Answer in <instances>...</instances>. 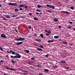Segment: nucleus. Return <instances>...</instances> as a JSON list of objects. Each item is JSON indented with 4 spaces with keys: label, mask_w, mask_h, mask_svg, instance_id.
Here are the masks:
<instances>
[{
    "label": "nucleus",
    "mask_w": 75,
    "mask_h": 75,
    "mask_svg": "<svg viewBox=\"0 0 75 75\" xmlns=\"http://www.w3.org/2000/svg\"><path fill=\"white\" fill-rule=\"evenodd\" d=\"M34 20H37V21H38V19L36 18H34Z\"/></svg>",
    "instance_id": "412c9836"
},
{
    "label": "nucleus",
    "mask_w": 75,
    "mask_h": 75,
    "mask_svg": "<svg viewBox=\"0 0 75 75\" xmlns=\"http://www.w3.org/2000/svg\"><path fill=\"white\" fill-rule=\"evenodd\" d=\"M48 1H52V0H48Z\"/></svg>",
    "instance_id": "0e129e2a"
},
{
    "label": "nucleus",
    "mask_w": 75,
    "mask_h": 75,
    "mask_svg": "<svg viewBox=\"0 0 75 75\" xmlns=\"http://www.w3.org/2000/svg\"><path fill=\"white\" fill-rule=\"evenodd\" d=\"M54 38L57 39V38H59V36H55L54 37Z\"/></svg>",
    "instance_id": "ddd939ff"
},
{
    "label": "nucleus",
    "mask_w": 75,
    "mask_h": 75,
    "mask_svg": "<svg viewBox=\"0 0 75 75\" xmlns=\"http://www.w3.org/2000/svg\"><path fill=\"white\" fill-rule=\"evenodd\" d=\"M13 52V50H10L9 52Z\"/></svg>",
    "instance_id": "49530a36"
},
{
    "label": "nucleus",
    "mask_w": 75,
    "mask_h": 75,
    "mask_svg": "<svg viewBox=\"0 0 75 75\" xmlns=\"http://www.w3.org/2000/svg\"><path fill=\"white\" fill-rule=\"evenodd\" d=\"M16 56H18L19 55V54L18 53H16Z\"/></svg>",
    "instance_id": "ea45409f"
},
{
    "label": "nucleus",
    "mask_w": 75,
    "mask_h": 75,
    "mask_svg": "<svg viewBox=\"0 0 75 75\" xmlns=\"http://www.w3.org/2000/svg\"><path fill=\"white\" fill-rule=\"evenodd\" d=\"M7 69H9V70H10V69L8 67H7Z\"/></svg>",
    "instance_id": "c03bdc74"
},
{
    "label": "nucleus",
    "mask_w": 75,
    "mask_h": 75,
    "mask_svg": "<svg viewBox=\"0 0 75 75\" xmlns=\"http://www.w3.org/2000/svg\"><path fill=\"white\" fill-rule=\"evenodd\" d=\"M53 68H57V65H56L55 66L53 67Z\"/></svg>",
    "instance_id": "2f4dec72"
},
{
    "label": "nucleus",
    "mask_w": 75,
    "mask_h": 75,
    "mask_svg": "<svg viewBox=\"0 0 75 75\" xmlns=\"http://www.w3.org/2000/svg\"><path fill=\"white\" fill-rule=\"evenodd\" d=\"M31 60H34V59H35L34 58H31Z\"/></svg>",
    "instance_id": "72a5a7b5"
},
{
    "label": "nucleus",
    "mask_w": 75,
    "mask_h": 75,
    "mask_svg": "<svg viewBox=\"0 0 75 75\" xmlns=\"http://www.w3.org/2000/svg\"><path fill=\"white\" fill-rule=\"evenodd\" d=\"M3 18L4 20H6V18H4V17H3Z\"/></svg>",
    "instance_id": "37998d69"
},
{
    "label": "nucleus",
    "mask_w": 75,
    "mask_h": 75,
    "mask_svg": "<svg viewBox=\"0 0 75 75\" xmlns=\"http://www.w3.org/2000/svg\"><path fill=\"white\" fill-rule=\"evenodd\" d=\"M6 52H8V53H10V52L8 51H7Z\"/></svg>",
    "instance_id": "13d9d810"
},
{
    "label": "nucleus",
    "mask_w": 75,
    "mask_h": 75,
    "mask_svg": "<svg viewBox=\"0 0 75 75\" xmlns=\"http://www.w3.org/2000/svg\"><path fill=\"white\" fill-rule=\"evenodd\" d=\"M60 63H63V64H65L66 62L65 61H63L60 62Z\"/></svg>",
    "instance_id": "a211bd4d"
},
{
    "label": "nucleus",
    "mask_w": 75,
    "mask_h": 75,
    "mask_svg": "<svg viewBox=\"0 0 75 75\" xmlns=\"http://www.w3.org/2000/svg\"><path fill=\"white\" fill-rule=\"evenodd\" d=\"M29 29H31V26H29Z\"/></svg>",
    "instance_id": "09e8293b"
},
{
    "label": "nucleus",
    "mask_w": 75,
    "mask_h": 75,
    "mask_svg": "<svg viewBox=\"0 0 75 75\" xmlns=\"http://www.w3.org/2000/svg\"><path fill=\"white\" fill-rule=\"evenodd\" d=\"M58 20L57 18H55L54 20V21L55 22H57V21H58Z\"/></svg>",
    "instance_id": "0eeeda50"
},
{
    "label": "nucleus",
    "mask_w": 75,
    "mask_h": 75,
    "mask_svg": "<svg viewBox=\"0 0 75 75\" xmlns=\"http://www.w3.org/2000/svg\"><path fill=\"white\" fill-rule=\"evenodd\" d=\"M40 48H43V46L42 45L40 46Z\"/></svg>",
    "instance_id": "e433bc0d"
},
{
    "label": "nucleus",
    "mask_w": 75,
    "mask_h": 75,
    "mask_svg": "<svg viewBox=\"0 0 75 75\" xmlns=\"http://www.w3.org/2000/svg\"><path fill=\"white\" fill-rule=\"evenodd\" d=\"M63 43H64V44H68V43L67 42H64Z\"/></svg>",
    "instance_id": "cd10ccee"
},
{
    "label": "nucleus",
    "mask_w": 75,
    "mask_h": 75,
    "mask_svg": "<svg viewBox=\"0 0 75 75\" xmlns=\"http://www.w3.org/2000/svg\"><path fill=\"white\" fill-rule=\"evenodd\" d=\"M15 11H18V8H16L15 9Z\"/></svg>",
    "instance_id": "b1692460"
},
{
    "label": "nucleus",
    "mask_w": 75,
    "mask_h": 75,
    "mask_svg": "<svg viewBox=\"0 0 75 75\" xmlns=\"http://www.w3.org/2000/svg\"><path fill=\"white\" fill-rule=\"evenodd\" d=\"M42 6H41V5H37V7H38L39 8H40V7H42Z\"/></svg>",
    "instance_id": "dca6fc26"
},
{
    "label": "nucleus",
    "mask_w": 75,
    "mask_h": 75,
    "mask_svg": "<svg viewBox=\"0 0 75 75\" xmlns=\"http://www.w3.org/2000/svg\"><path fill=\"white\" fill-rule=\"evenodd\" d=\"M17 15H13L12 17H17Z\"/></svg>",
    "instance_id": "a878e982"
},
{
    "label": "nucleus",
    "mask_w": 75,
    "mask_h": 75,
    "mask_svg": "<svg viewBox=\"0 0 75 75\" xmlns=\"http://www.w3.org/2000/svg\"><path fill=\"white\" fill-rule=\"evenodd\" d=\"M44 71L46 72H49V70L48 69H45L44 70Z\"/></svg>",
    "instance_id": "f8f14e48"
},
{
    "label": "nucleus",
    "mask_w": 75,
    "mask_h": 75,
    "mask_svg": "<svg viewBox=\"0 0 75 75\" xmlns=\"http://www.w3.org/2000/svg\"><path fill=\"white\" fill-rule=\"evenodd\" d=\"M23 10V9L22 8H20V10Z\"/></svg>",
    "instance_id": "864d4df0"
},
{
    "label": "nucleus",
    "mask_w": 75,
    "mask_h": 75,
    "mask_svg": "<svg viewBox=\"0 0 75 75\" xmlns=\"http://www.w3.org/2000/svg\"><path fill=\"white\" fill-rule=\"evenodd\" d=\"M50 8H51L52 9H54V8H55V7L54 6L50 5Z\"/></svg>",
    "instance_id": "423d86ee"
},
{
    "label": "nucleus",
    "mask_w": 75,
    "mask_h": 75,
    "mask_svg": "<svg viewBox=\"0 0 75 75\" xmlns=\"http://www.w3.org/2000/svg\"><path fill=\"white\" fill-rule=\"evenodd\" d=\"M40 36L42 37V38H44V36L43 35V34H41L40 35Z\"/></svg>",
    "instance_id": "f3484780"
},
{
    "label": "nucleus",
    "mask_w": 75,
    "mask_h": 75,
    "mask_svg": "<svg viewBox=\"0 0 75 75\" xmlns=\"http://www.w3.org/2000/svg\"><path fill=\"white\" fill-rule=\"evenodd\" d=\"M14 69H10V70L11 71H13Z\"/></svg>",
    "instance_id": "79ce46f5"
},
{
    "label": "nucleus",
    "mask_w": 75,
    "mask_h": 75,
    "mask_svg": "<svg viewBox=\"0 0 75 75\" xmlns=\"http://www.w3.org/2000/svg\"><path fill=\"white\" fill-rule=\"evenodd\" d=\"M17 45H21V44H23V42H18L16 43Z\"/></svg>",
    "instance_id": "39448f33"
},
{
    "label": "nucleus",
    "mask_w": 75,
    "mask_h": 75,
    "mask_svg": "<svg viewBox=\"0 0 75 75\" xmlns=\"http://www.w3.org/2000/svg\"><path fill=\"white\" fill-rule=\"evenodd\" d=\"M22 18H25V17H22Z\"/></svg>",
    "instance_id": "e2e57ef3"
},
{
    "label": "nucleus",
    "mask_w": 75,
    "mask_h": 75,
    "mask_svg": "<svg viewBox=\"0 0 75 75\" xmlns=\"http://www.w3.org/2000/svg\"><path fill=\"white\" fill-rule=\"evenodd\" d=\"M54 40H48L47 42L49 43H50V42H53V41H54Z\"/></svg>",
    "instance_id": "20e7f679"
},
{
    "label": "nucleus",
    "mask_w": 75,
    "mask_h": 75,
    "mask_svg": "<svg viewBox=\"0 0 75 75\" xmlns=\"http://www.w3.org/2000/svg\"><path fill=\"white\" fill-rule=\"evenodd\" d=\"M16 18L17 19H18V17H16Z\"/></svg>",
    "instance_id": "774afa93"
},
{
    "label": "nucleus",
    "mask_w": 75,
    "mask_h": 75,
    "mask_svg": "<svg viewBox=\"0 0 75 75\" xmlns=\"http://www.w3.org/2000/svg\"><path fill=\"white\" fill-rule=\"evenodd\" d=\"M70 8L72 9V10H74V7H71Z\"/></svg>",
    "instance_id": "bb28decb"
},
{
    "label": "nucleus",
    "mask_w": 75,
    "mask_h": 75,
    "mask_svg": "<svg viewBox=\"0 0 75 75\" xmlns=\"http://www.w3.org/2000/svg\"><path fill=\"white\" fill-rule=\"evenodd\" d=\"M36 41L37 42H40L41 41V40L39 39H37L36 40Z\"/></svg>",
    "instance_id": "aec40b11"
},
{
    "label": "nucleus",
    "mask_w": 75,
    "mask_h": 75,
    "mask_svg": "<svg viewBox=\"0 0 75 75\" xmlns=\"http://www.w3.org/2000/svg\"><path fill=\"white\" fill-rule=\"evenodd\" d=\"M72 28V27L71 26H68V28L69 29H70V28Z\"/></svg>",
    "instance_id": "c756f323"
},
{
    "label": "nucleus",
    "mask_w": 75,
    "mask_h": 75,
    "mask_svg": "<svg viewBox=\"0 0 75 75\" xmlns=\"http://www.w3.org/2000/svg\"><path fill=\"white\" fill-rule=\"evenodd\" d=\"M50 35V34L49 33H48V34L46 33V35L47 36H48V35Z\"/></svg>",
    "instance_id": "a19ab883"
},
{
    "label": "nucleus",
    "mask_w": 75,
    "mask_h": 75,
    "mask_svg": "<svg viewBox=\"0 0 75 75\" xmlns=\"http://www.w3.org/2000/svg\"><path fill=\"white\" fill-rule=\"evenodd\" d=\"M24 51L26 52V53H29V52H30V51L28 50H25Z\"/></svg>",
    "instance_id": "2eb2a0df"
},
{
    "label": "nucleus",
    "mask_w": 75,
    "mask_h": 75,
    "mask_svg": "<svg viewBox=\"0 0 75 75\" xmlns=\"http://www.w3.org/2000/svg\"><path fill=\"white\" fill-rule=\"evenodd\" d=\"M29 15L31 16H32V13H29Z\"/></svg>",
    "instance_id": "4c0bfd02"
},
{
    "label": "nucleus",
    "mask_w": 75,
    "mask_h": 75,
    "mask_svg": "<svg viewBox=\"0 0 75 75\" xmlns=\"http://www.w3.org/2000/svg\"><path fill=\"white\" fill-rule=\"evenodd\" d=\"M37 50H38V51H42V50L41 49L38 48Z\"/></svg>",
    "instance_id": "4468645a"
},
{
    "label": "nucleus",
    "mask_w": 75,
    "mask_h": 75,
    "mask_svg": "<svg viewBox=\"0 0 75 75\" xmlns=\"http://www.w3.org/2000/svg\"><path fill=\"white\" fill-rule=\"evenodd\" d=\"M25 72V73H23V74H27V73H26V72H27V71H23V72Z\"/></svg>",
    "instance_id": "393cba45"
},
{
    "label": "nucleus",
    "mask_w": 75,
    "mask_h": 75,
    "mask_svg": "<svg viewBox=\"0 0 75 75\" xmlns=\"http://www.w3.org/2000/svg\"><path fill=\"white\" fill-rule=\"evenodd\" d=\"M65 13H67V14H70V13L69 12L66 11L65 12Z\"/></svg>",
    "instance_id": "6ab92c4d"
},
{
    "label": "nucleus",
    "mask_w": 75,
    "mask_h": 75,
    "mask_svg": "<svg viewBox=\"0 0 75 75\" xmlns=\"http://www.w3.org/2000/svg\"><path fill=\"white\" fill-rule=\"evenodd\" d=\"M37 11H41V10H39V9H37Z\"/></svg>",
    "instance_id": "58836bf2"
},
{
    "label": "nucleus",
    "mask_w": 75,
    "mask_h": 75,
    "mask_svg": "<svg viewBox=\"0 0 75 75\" xmlns=\"http://www.w3.org/2000/svg\"><path fill=\"white\" fill-rule=\"evenodd\" d=\"M47 32L48 33V34H51V31L50 30H48Z\"/></svg>",
    "instance_id": "5701e85b"
},
{
    "label": "nucleus",
    "mask_w": 75,
    "mask_h": 75,
    "mask_svg": "<svg viewBox=\"0 0 75 75\" xmlns=\"http://www.w3.org/2000/svg\"><path fill=\"white\" fill-rule=\"evenodd\" d=\"M12 54H13V55H15V54H16V53H15V52H12Z\"/></svg>",
    "instance_id": "c85d7f7f"
},
{
    "label": "nucleus",
    "mask_w": 75,
    "mask_h": 75,
    "mask_svg": "<svg viewBox=\"0 0 75 75\" xmlns=\"http://www.w3.org/2000/svg\"><path fill=\"white\" fill-rule=\"evenodd\" d=\"M59 28H62V27H61V26L60 25L59 26Z\"/></svg>",
    "instance_id": "de8ad7c7"
},
{
    "label": "nucleus",
    "mask_w": 75,
    "mask_h": 75,
    "mask_svg": "<svg viewBox=\"0 0 75 75\" xmlns=\"http://www.w3.org/2000/svg\"><path fill=\"white\" fill-rule=\"evenodd\" d=\"M37 67H38V68H41V66L40 65H37Z\"/></svg>",
    "instance_id": "4be33fe9"
},
{
    "label": "nucleus",
    "mask_w": 75,
    "mask_h": 75,
    "mask_svg": "<svg viewBox=\"0 0 75 75\" xmlns=\"http://www.w3.org/2000/svg\"><path fill=\"white\" fill-rule=\"evenodd\" d=\"M5 17L7 18H11L10 17V16L8 15L6 16Z\"/></svg>",
    "instance_id": "9b49d317"
},
{
    "label": "nucleus",
    "mask_w": 75,
    "mask_h": 75,
    "mask_svg": "<svg viewBox=\"0 0 75 75\" xmlns=\"http://www.w3.org/2000/svg\"><path fill=\"white\" fill-rule=\"evenodd\" d=\"M46 6H47V7H50V5H47Z\"/></svg>",
    "instance_id": "c9c22d12"
},
{
    "label": "nucleus",
    "mask_w": 75,
    "mask_h": 75,
    "mask_svg": "<svg viewBox=\"0 0 75 75\" xmlns=\"http://www.w3.org/2000/svg\"><path fill=\"white\" fill-rule=\"evenodd\" d=\"M36 14H38V15L39 14V13H38V12H36Z\"/></svg>",
    "instance_id": "6e6d98bb"
},
{
    "label": "nucleus",
    "mask_w": 75,
    "mask_h": 75,
    "mask_svg": "<svg viewBox=\"0 0 75 75\" xmlns=\"http://www.w3.org/2000/svg\"><path fill=\"white\" fill-rule=\"evenodd\" d=\"M1 37L2 38H7V37H6V36L4 34H2L1 35Z\"/></svg>",
    "instance_id": "7ed1b4c3"
},
{
    "label": "nucleus",
    "mask_w": 75,
    "mask_h": 75,
    "mask_svg": "<svg viewBox=\"0 0 75 75\" xmlns=\"http://www.w3.org/2000/svg\"><path fill=\"white\" fill-rule=\"evenodd\" d=\"M24 40H25L24 38H21L19 39L16 38V41H23Z\"/></svg>",
    "instance_id": "f03ea898"
},
{
    "label": "nucleus",
    "mask_w": 75,
    "mask_h": 75,
    "mask_svg": "<svg viewBox=\"0 0 75 75\" xmlns=\"http://www.w3.org/2000/svg\"><path fill=\"white\" fill-rule=\"evenodd\" d=\"M13 71H17V69H13Z\"/></svg>",
    "instance_id": "603ef678"
},
{
    "label": "nucleus",
    "mask_w": 75,
    "mask_h": 75,
    "mask_svg": "<svg viewBox=\"0 0 75 75\" xmlns=\"http://www.w3.org/2000/svg\"><path fill=\"white\" fill-rule=\"evenodd\" d=\"M0 50L2 51H3V49L1 47H0Z\"/></svg>",
    "instance_id": "473e14b6"
},
{
    "label": "nucleus",
    "mask_w": 75,
    "mask_h": 75,
    "mask_svg": "<svg viewBox=\"0 0 75 75\" xmlns=\"http://www.w3.org/2000/svg\"><path fill=\"white\" fill-rule=\"evenodd\" d=\"M69 23L70 24H73V23H72V22H71V21L69 22Z\"/></svg>",
    "instance_id": "f704fd0d"
},
{
    "label": "nucleus",
    "mask_w": 75,
    "mask_h": 75,
    "mask_svg": "<svg viewBox=\"0 0 75 75\" xmlns=\"http://www.w3.org/2000/svg\"><path fill=\"white\" fill-rule=\"evenodd\" d=\"M39 75H42V74H39Z\"/></svg>",
    "instance_id": "4d7b16f0"
},
{
    "label": "nucleus",
    "mask_w": 75,
    "mask_h": 75,
    "mask_svg": "<svg viewBox=\"0 0 75 75\" xmlns=\"http://www.w3.org/2000/svg\"><path fill=\"white\" fill-rule=\"evenodd\" d=\"M70 45H71V46H72L73 45L72 44H70Z\"/></svg>",
    "instance_id": "bf43d9fd"
},
{
    "label": "nucleus",
    "mask_w": 75,
    "mask_h": 75,
    "mask_svg": "<svg viewBox=\"0 0 75 75\" xmlns=\"http://www.w3.org/2000/svg\"><path fill=\"white\" fill-rule=\"evenodd\" d=\"M42 13H39V14H40V15L42 14Z\"/></svg>",
    "instance_id": "680f3d73"
},
{
    "label": "nucleus",
    "mask_w": 75,
    "mask_h": 75,
    "mask_svg": "<svg viewBox=\"0 0 75 75\" xmlns=\"http://www.w3.org/2000/svg\"><path fill=\"white\" fill-rule=\"evenodd\" d=\"M1 62H3V60H1Z\"/></svg>",
    "instance_id": "69168bd1"
},
{
    "label": "nucleus",
    "mask_w": 75,
    "mask_h": 75,
    "mask_svg": "<svg viewBox=\"0 0 75 75\" xmlns=\"http://www.w3.org/2000/svg\"><path fill=\"white\" fill-rule=\"evenodd\" d=\"M62 12H63V13H65V12H66V11H62Z\"/></svg>",
    "instance_id": "338daca9"
},
{
    "label": "nucleus",
    "mask_w": 75,
    "mask_h": 75,
    "mask_svg": "<svg viewBox=\"0 0 75 75\" xmlns=\"http://www.w3.org/2000/svg\"><path fill=\"white\" fill-rule=\"evenodd\" d=\"M23 7L24 8H27L28 6L26 5H23Z\"/></svg>",
    "instance_id": "1a4fd4ad"
},
{
    "label": "nucleus",
    "mask_w": 75,
    "mask_h": 75,
    "mask_svg": "<svg viewBox=\"0 0 75 75\" xmlns=\"http://www.w3.org/2000/svg\"><path fill=\"white\" fill-rule=\"evenodd\" d=\"M21 58V56L18 55V56H16V58Z\"/></svg>",
    "instance_id": "9d476101"
},
{
    "label": "nucleus",
    "mask_w": 75,
    "mask_h": 75,
    "mask_svg": "<svg viewBox=\"0 0 75 75\" xmlns=\"http://www.w3.org/2000/svg\"><path fill=\"white\" fill-rule=\"evenodd\" d=\"M48 57V54H47L46 56V57Z\"/></svg>",
    "instance_id": "3c124183"
},
{
    "label": "nucleus",
    "mask_w": 75,
    "mask_h": 75,
    "mask_svg": "<svg viewBox=\"0 0 75 75\" xmlns=\"http://www.w3.org/2000/svg\"><path fill=\"white\" fill-rule=\"evenodd\" d=\"M8 5H9V6H17V4L15 3H9L8 4Z\"/></svg>",
    "instance_id": "f257e3e1"
},
{
    "label": "nucleus",
    "mask_w": 75,
    "mask_h": 75,
    "mask_svg": "<svg viewBox=\"0 0 75 75\" xmlns=\"http://www.w3.org/2000/svg\"><path fill=\"white\" fill-rule=\"evenodd\" d=\"M11 58H17V57L16 56H11Z\"/></svg>",
    "instance_id": "6e6552de"
},
{
    "label": "nucleus",
    "mask_w": 75,
    "mask_h": 75,
    "mask_svg": "<svg viewBox=\"0 0 75 75\" xmlns=\"http://www.w3.org/2000/svg\"><path fill=\"white\" fill-rule=\"evenodd\" d=\"M19 7H21V8L23 7V5H19Z\"/></svg>",
    "instance_id": "7c9ffc66"
},
{
    "label": "nucleus",
    "mask_w": 75,
    "mask_h": 75,
    "mask_svg": "<svg viewBox=\"0 0 75 75\" xmlns=\"http://www.w3.org/2000/svg\"><path fill=\"white\" fill-rule=\"evenodd\" d=\"M12 63H13V64H15V62L13 61H12Z\"/></svg>",
    "instance_id": "a18cd8bd"
},
{
    "label": "nucleus",
    "mask_w": 75,
    "mask_h": 75,
    "mask_svg": "<svg viewBox=\"0 0 75 75\" xmlns=\"http://www.w3.org/2000/svg\"><path fill=\"white\" fill-rule=\"evenodd\" d=\"M45 32H47V30H45Z\"/></svg>",
    "instance_id": "052dcab7"
},
{
    "label": "nucleus",
    "mask_w": 75,
    "mask_h": 75,
    "mask_svg": "<svg viewBox=\"0 0 75 75\" xmlns=\"http://www.w3.org/2000/svg\"><path fill=\"white\" fill-rule=\"evenodd\" d=\"M65 68L66 69H69V67H67V68Z\"/></svg>",
    "instance_id": "8fccbe9b"
},
{
    "label": "nucleus",
    "mask_w": 75,
    "mask_h": 75,
    "mask_svg": "<svg viewBox=\"0 0 75 75\" xmlns=\"http://www.w3.org/2000/svg\"><path fill=\"white\" fill-rule=\"evenodd\" d=\"M15 31L16 32V33H18V31H17V30H15Z\"/></svg>",
    "instance_id": "5fc2aeb1"
}]
</instances>
